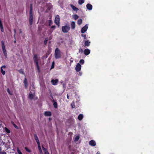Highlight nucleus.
I'll return each instance as SVG.
<instances>
[{
    "label": "nucleus",
    "mask_w": 154,
    "mask_h": 154,
    "mask_svg": "<svg viewBox=\"0 0 154 154\" xmlns=\"http://www.w3.org/2000/svg\"><path fill=\"white\" fill-rule=\"evenodd\" d=\"M11 123L16 128L18 129V127L13 122H11Z\"/></svg>",
    "instance_id": "nucleus-28"
},
{
    "label": "nucleus",
    "mask_w": 154,
    "mask_h": 154,
    "mask_svg": "<svg viewBox=\"0 0 154 154\" xmlns=\"http://www.w3.org/2000/svg\"><path fill=\"white\" fill-rule=\"evenodd\" d=\"M56 26H53L51 27V29H55Z\"/></svg>",
    "instance_id": "nucleus-46"
},
{
    "label": "nucleus",
    "mask_w": 154,
    "mask_h": 154,
    "mask_svg": "<svg viewBox=\"0 0 154 154\" xmlns=\"http://www.w3.org/2000/svg\"><path fill=\"white\" fill-rule=\"evenodd\" d=\"M58 82V80L57 79H56L55 80L52 79L51 80V82L52 83V85H56Z\"/></svg>",
    "instance_id": "nucleus-14"
},
{
    "label": "nucleus",
    "mask_w": 154,
    "mask_h": 154,
    "mask_svg": "<svg viewBox=\"0 0 154 154\" xmlns=\"http://www.w3.org/2000/svg\"><path fill=\"white\" fill-rule=\"evenodd\" d=\"M86 8L88 10H92V6L89 3L87 4L86 5Z\"/></svg>",
    "instance_id": "nucleus-16"
},
{
    "label": "nucleus",
    "mask_w": 154,
    "mask_h": 154,
    "mask_svg": "<svg viewBox=\"0 0 154 154\" xmlns=\"http://www.w3.org/2000/svg\"><path fill=\"white\" fill-rule=\"evenodd\" d=\"M26 7L28 8L29 6L30 7V10H32V3H30V4H29V3H28L26 5Z\"/></svg>",
    "instance_id": "nucleus-22"
},
{
    "label": "nucleus",
    "mask_w": 154,
    "mask_h": 154,
    "mask_svg": "<svg viewBox=\"0 0 154 154\" xmlns=\"http://www.w3.org/2000/svg\"><path fill=\"white\" fill-rule=\"evenodd\" d=\"M54 62H53L51 67V69H53L54 67Z\"/></svg>",
    "instance_id": "nucleus-38"
},
{
    "label": "nucleus",
    "mask_w": 154,
    "mask_h": 154,
    "mask_svg": "<svg viewBox=\"0 0 154 154\" xmlns=\"http://www.w3.org/2000/svg\"><path fill=\"white\" fill-rule=\"evenodd\" d=\"M45 154H49V152L47 151V152H45Z\"/></svg>",
    "instance_id": "nucleus-49"
},
{
    "label": "nucleus",
    "mask_w": 154,
    "mask_h": 154,
    "mask_svg": "<svg viewBox=\"0 0 154 154\" xmlns=\"http://www.w3.org/2000/svg\"><path fill=\"white\" fill-rule=\"evenodd\" d=\"M8 93L10 94V90H9V88H8Z\"/></svg>",
    "instance_id": "nucleus-51"
},
{
    "label": "nucleus",
    "mask_w": 154,
    "mask_h": 154,
    "mask_svg": "<svg viewBox=\"0 0 154 154\" xmlns=\"http://www.w3.org/2000/svg\"><path fill=\"white\" fill-rule=\"evenodd\" d=\"M82 20L81 19H79L77 21V24L80 25H81L82 23Z\"/></svg>",
    "instance_id": "nucleus-21"
},
{
    "label": "nucleus",
    "mask_w": 154,
    "mask_h": 154,
    "mask_svg": "<svg viewBox=\"0 0 154 154\" xmlns=\"http://www.w3.org/2000/svg\"><path fill=\"white\" fill-rule=\"evenodd\" d=\"M84 60L83 59H81L79 61V63L82 64H83L84 63Z\"/></svg>",
    "instance_id": "nucleus-32"
},
{
    "label": "nucleus",
    "mask_w": 154,
    "mask_h": 154,
    "mask_svg": "<svg viewBox=\"0 0 154 154\" xmlns=\"http://www.w3.org/2000/svg\"><path fill=\"white\" fill-rule=\"evenodd\" d=\"M70 27L69 25H65L63 26L62 27V32L64 33H67L70 30Z\"/></svg>",
    "instance_id": "nucleus-3"
},
{
    "label": "nucleus",
    "mask_w": 154,
    "mask_h": 154,
    "mask_svg": "<svg viewBox=\"0 0 154 154\" xmlns=\"http://www.w3.org/2000/svg\"><path fill=\"white\" fill-rule=\"evenodd\" d=\"M17 151L18 154H22L21 152L19 149H17Z\"/></svg>",
    "instance_id": "nucleus-41"
},
{
    "label": "nucleus",
    "mask_w": 154,
    "mask_h": 154,
    "mask_svg": "<svg viewBox=\"0 0 154 154\" xmlns=\"http://www.w3.org/2000/svg\"><path fill=\"white\" fill-rule=\"evenodd\" d=\"M34 93L33 94L31 92H30L28 96V98L30 100H32L34 98Z\"/></svg>",
    "instance_id": "nucleus-10"
},
{
    "label": "nucleus",
    "mask_w": 154,
    "mask_h": 154,
    "mask_svg": "<svg viewBox=\"0 0 154 154\" xmlns=\"http://www.w3.org/2000/svg\"><path fill=\"white\" fill-rule=\"evenodd\" d=\"M46 6L47 8V10H51L52 8V5L50 3L47 4Z\"/></svg>",
    "instance_id": "nucleus-15"
},
{
    "label": "nucleus",
    "mask_w": 154,
    "mask_h": 154,
    "mask_svg": "<svg viewBox=\"0 0 154 154\" xmlns=\"http://www.w3.org/2000/svg\"><path fill=\"white\" fill-rule=\"evenodd\" d=\"M24 85V87L25 89H26L27 88V86H28V84H25Z\"/></svg>",
    "instance_id": "nucleus-45"
},
{
    "label": "nucleus",
    "mask_w": 154,
    "mask_h": 154,
    "mask_svg": "<svg viewBox=\"0 0 154 154\" xmlns=\"http://www.w3.org/2000/svg\"><path fill=\"white\" fill-rule=\"evenodd\" d=\"M48 40V37H47L45 38L44 42V43L45 45H46L47 44V42Z\"/></svg>",
    "instance_id": "nucleus-26"
},
{
    "label": "nucleus",
    "mask_w": 154,
    "mask_h": 154,
    "mask_svg": "<svg viewBox=\"0 0 154 154\" xmlns=\"http://www.w3.org/2000/svg\"><path fill=\"white\" fill-rule=\"evenodd\" d=\"M73 17L75 20H77L79 18V16L76 14L73 15Z\"/></svg>",
    "instance_id": "nucleus-25"
},
{
    "label": "nucleus",
    "mask_w": 154,
    "mask_h": 154,
    "mask_svg": "<svg viewBox=\"0 0 154 154\" xmlns=\"http://www.w3.org/2000/svg\"><path fill=\"white\" fill-rule=\"evenodd\" d=\"M54 56L56 59H59L61 57L60 51L58 48H56L55 50Z\"/></svg>",
    "instance_id": "nucleus-2"
},
{
    "label": "nucleus",
    "mask_w": 154,
    "mask_h": 154,
    "mask_svg": "<svg viewBox=\"0 0 154 154\" xmlns=\"http://www.w3.org/2000/svg\"><path fill=\"white\" fill-rule=\"evenodd\" d=\"M35 140L36 141L38 145H39L40 144L39 141V140L38 138V139H35Z\"/></svg>",
    "instance_id": "nucleus-36"
},
{
    "label": "nucleus",
    "mask_w": 154,
    "mask_h": 154,
    "mask_svg": "<svg viewBox=\"0 0 154 154\" xmlns=\"http://www.w3.org/2000/svg\"><path fill=\"white\" fill-rule=\"evenodd\" d=\"M79 138V136H77L75 137V141H77L78 140Z\"/></svg>",
    "instance_id": "nucleus-30"
},
{
    "label": "nucleus",
    "mask_w": 154,
    "mask_h": 154,
    "mask_svg": "<svg viewBox=\"0 0 154 154\" xmlns=\"http://www.w3.org/2000/svg\"><path fill=\"white\" fill-rule=\"evenodd\" d=\"M51 101L53 103V106L55 108L57 109V104L56 101L54 99L52 100Z\"/></svg>",
    "instance_id": "nucleus-13"
},
{
    "label": "nucleus",
    "mask_w": 154,
    "mask_h": 154,
    "mask_svg": "<svg viewBox=\"0 0 154 154\" xmlns=\"http://www.w3.org/2000/svg\"><path fill=\"white\" fill-rule=\"evenodd\" d=\"M42 149L43 150L45 151V152H47L46 151V149L45 148H44L43 146H42Z\"/></svg>",
    "instance_id": "nucleus-43"
},
{
    "label": "nucleus",
    "mask_w": 154,
    "mask_h": 154,
    "mask_svg": "<svg viewBox=\"0 0 154 154\" xmlns=\"http://www.w3.org/2000/svg\"><path fill=\"white\" fill-rule=\"evenodd\" d=\"M85 2V0H79L78 3L79 4L81 5L83 4Z\"/></svg>",
    "instance_id": "nucleus-24"
},
{
    "label": "nucleus",
    "mask_w": 154,
    "mask_h": 154,
    "mask_svg": "<svg viewBox=\"0 0 154 154\" xmlns=\"http://www.w3.org/2000/svg\"><path fill=\"white\" fill-rule=\"evenodd\" d=\"M44 115L45 116H51V112L50 111H46L44 113Z\"/></svg>",
    "instance_id": "nucleus-9"
},
{
    "label": "nucleus",
    "mask_w": 154,
    "mask_h": 154,
    "mask_svg": "<svg viewBox=\"0 0 154 154\" xmlns=\"http://www.w3.org/2000/svg\"><path fill=\"white\" fill-rule=\"evenodd\" d=\"M96 154H100V153L98 151L97 152Z\"/></svg>",
    "instance_id": "nucleus-53"
},
{
    "label": "nucleus",
    "mask_w": 154,
    "mask_h": 154,
    "mask_svg": "<svg viewBox=\"0 0 154 154\" xmlns=\"http://www.w3.org/2000/svg\"><path fill=\"white\" fill-rule=\"evenodd\" d=\"M81 36L82 37H83L85 39H86V35L85 34L84 35V34H82L81 35Z\"/></svg>",
    "instance_id": "nucleus-39"
},
{
    "label": "nucleus",
    "mask_w": 154,
    "mask_h": 154,
    "mask_svg": "<svg viewBox=\"0 0 154 154\" xmlns=\"http://www.w3.org/2000/svg\"><path fill=\"white\" fill-rule=\"evenodd\" d=\"M90 44V42L88 40H87L85 42V45L86 46H89Z\"/></svg>",
    "instance_id": "nucleus-19"
},
{
    "label": "nucleus",
    "mask_w": 154,
    "mask_h": 154,
    "mask_svg": "<svg viewBox=\"0 0 154 154\" xmlns=\"http://www.w3.org/2000/svg\"><path fill=\"white\" fill-rule=\"evenodd\" d=\"M22 30H21V29H19L20 33H22Z\"/></svg>",
    "instance_id": "nucleus-52"
},
{
    "label": "nucleus",
    "mask_w": 154,
    "mask_h": 154,
    "mask_svg": "<svg viewBox=\"0 0 154 154\" xmlns=\"http://www.w3.org/2000/svg\"><path fill=\"white\" fill-rule=\"evenodd\" d=\"M25 149L26 150V151L30 153L31 152V151L27 147H25Z\"/></svg>",
    "instance_id": "nucleus-34"
},
{
    "label": "nucleus",
    "mask_w": 154,
    "mask_h": 154,
    "mask_svg": "<svg viewBox=\"0 0 154 154\" xmlns=\"http://www.w3.org/2000/svg\"><path fill=\"white\" fill-rule=\"evenodd\" d=\"M34 137L35 138V140L36 139H38V137L37 135L36 134H34Z\"/></svg>",
    "instance_id": "nucleus-42"
},
{
    "label": "nucleus",
    "mask_w": 154,
    "mask_h": 154,
    "mask_svg": "<svg viewBox=\"0 0 154 154\" xmlns=\"http://www.w3.org/2000/svg\"><path fill=\"white\" fill-rule=\"evenodd\" d=\"M71 133V134H72V132H70V133Z\"/></svg>",
    "instance_id": "nucleus-57"
},
{
    "label": "nucleus",
    "mask_w": 154,
    "mask_h": 154,
    "mask_svg": "<svg viewBox=\"0 0 154 154\" xmlns=\"http://www.w3.org/2000/svg\"><path fill=\"white\" fill-rule=\"evenodd\" d=\"M71 28L72 29H74L75 27V22L74 21H72L71 24Z\"/></svg>",
    "instance_id": "nucleus-18"
},
{
    "label": "nucleus",
    "mask_w": 154,
    "mask_h": 154,
    "mask_svg": "<svg viewBox=\"0 0 154 154\" xmlns=\"http://www.w3.org/2000/svg\"><path fill=\"white\" fill-rule=\"evenodd\" d=\"M83 51V50L82 49L80 48L79 50V52H81V53H82Z\"/></svg>",
    "instance_id": "nucleus-44"
},
{
    "label": "nucleus",
    "mask_w": 154,
    "mask_h": 154,
    "mask_svg": "<svg viewBox=\"0 0 154 154\" xmlns=\"http://www.w3.org/2000/svg\"><path fill=\"white\" fill-rule=\"evenodd\" d=\"M54 23L58 26L60 25V17L58 15H57L56 16L54 20Z\"/></svg>",
    "instance_id": "nucleus-5"
},
{
    "label": "nucleus",
    "mask_w": 154,
    "mask_h": 154,
    "mask_svg": "<svg viewBox=\"0 0 154 154\" xmlns=\"http://www.w3.org/2000/svg\"><path fill=\"white\" fill-rule=\"evenodd\" d=\"M88 26L87 25H85L81 29V32L82 33H85L87 30Z\"/></svg>",
    "instance_id": "nucleus-7"
},
{
    "label": "nucleus",
    "mask_w": 154,
    "mask_h": 154,
    "mask_svg": "<svg viewBox=\"0 0 154 154\" xmlns=\"http://www.w3.org/2000/svg\"><path fill=\"white\" fill-rule=\"evenodd\" d=\"M32 10H30L29 17V24L31 26L32 24L33 20V15L32 14Z\"/></svg>",
    "instance_id": "nucleus-4"
},
{
    "label": "nucleus",
    "mask_w": 154,
    "mask_h": 154,
    "mask_svg": "<svg viewBox=\"0 0 154 154\" xmlns=\"http://www.w3.org/2000/svg\"><path fill=\"white\" fill-rule=\"evenodd\" d=\"M67 97L68 99H69V96L68 94H67Z\"/></svg>",
    "instance_id": "nucleus-50"
},
{
    "label": "nucleus",
    "mask_w": 154,
    "mask_h": 154,
    "mask_svg": "<svg viewBox=\"0 0 154 154\" xmlns=\"http://www.w3.org/2000/svg\"><path fill=\"white\" fill-rule=\"evenodd\" d=\"M2 43V50L3 51V53L5 56H7V53L6 52V51L5 49V46L4 44V42L3 41H2L1 42Z\"/></svg>",
    "instance_id": "nucleus-6"
},
{
    "label": "nucleus",
    "mask_w": 154,
    "mask_h": 154,
    "mask_svg": "<svg viewBox=\"0 0 154 154\" xmlns=\"http://www.w3.org/2000/svg\"><path fill=\"white\" fill-rule=\"evenodd\" d=\"M0 27L1 28V31L2 32H3L4 31V29L3 27L2 24H0Z\"/></svg>",
    "instance_id": "nucleus-31"
},
{
    "label": "nucleus",
    "mask_w": 154,
    "mask_h": 154,
    "mask_svg": "<svg viewBox=\"0 0 154 154\" xmlns=\"http://www.w3.org/2000/svg\"><path fill=\"white\" fill-rule=\"evenodd\" d=\"M71 6L73 10H79L78 8H76L72 5H71Z\"/></svg>",
    "instance_id": "nucleus-27"
},
{
    "label": "nucleus",
    "mask_w": 154,
    "mask_h": 154,
    "mask_svg": "<svg viewBox=\"0 0 154 154\" xmlns=\"http://www.w3.org/2000/svg\"><path fill=\"white\" fill-rule=\"evenodd\" d=\"M83 116L82 114H79V115L78 117V119L79 120V121L81 120L82 119H83Z\"/></svg>",
    "instance_id": "nucleus-20"
},
{
    "label": "nucleus",
    "mask_w": 154,
    "mask_h": 154,
    "mask_svg": "<svg viewBox=\"0 0 154 154\" xmlns=\"http://www.w3.org/2000/svg\"><path fill=\"white\" fill-rule=\"evenodd\" d=\"M0 154H7L6 152L5 151H1L0 152Z\"/></svg>",
    "instance_id": "nucleus-40"
},
{
    "label": "nucleus",
    "mask_w": 154,
    "mask_h": 154,
    "mask_svg": "<svg viewBox=\"0 0 154 154\" xmlns=\"http://www.w3.org/2000/svg\"><path fill=\"white\" fill-rule=\"evenodd\" d=\"M89 144L91 146H95L96 145L95 141L94 140L90 141L89 142Z\"/></svg>",
    "instance_id": "nucleus-11"
},
{
    "label": "nucleus",
    "mask_w": 154,
    "mask_h": 154,
    "mask_svg": "<svg viewBox=\"0 0 154 154\" xmlns=\"http://www.w3.org/2000/svg\"><path fill=\"white\" fill-rule=\"evenodd\" d=\"M33 60L36 66L38 72H40V67L38 65V56L37 54H34L33 57Z\"/></svg>",
    "instance_id": "nucleus-1"
},
{
    "label": "nucleus",
    "mask_w": 154,
    "mask_h": 154,
    "mask_svg": "<svg viewBox=\"0 0 154 154\" xmlns=\"http://www.w3.org/2000/svg\"><path fill=\"white\" fill-rule=\"evenodd\" d=\"M19 72L21 74H25V73L23 69H21L18 70Z\"/></svg>",
    "instance_id": "nucleus-23"
},
{
    "label": "nucleus",
    "mask_w": 154,
    "mask_h": 154,
    "mask_svg": "<svg viewBox=\"0 0 154 154\" xmlns=\"http://www.w3.org/2000/svg\"><path fill=\"white\" fill-rule=\"evenodd\" d=\"M6 67V66L4 65V66H2L1 68V72L3 75H4L5 74V71L3 70V68L5 69V68Z\"/></svg>",
    "instance_id": "nucleus-17"
},
{
    "label": "nucleus",
    "mask_w": 154,
    "mask_h": 154,
    "mask_svg": "<svg viewBox=\"0 0 154 154\" xmlns=\"http://www.w3.org/2000/svg\"><path fill=\"white\" fill-rule=\"evenodd\" d=\"M38 150L40 153H42V151L40 146V145H38Z\"/></svg>",
    "instance_id": "nucleus-29"
},
{
    "label": "nucleus",
    "mask_w": 154,
    "mask_h": 154,
    "mask_svg": "<svg viewBox=\"0 0 154 154\" xmlns=\"http://www.w3.org/2000/svg\"><path fill=\"white\" fill-rule=\"evenodd\" d=\"M72 107V108H74L75 107V105L74 102H72L71 104Z\"/></svg>",
    "instance_id": "nucleus-35"
},
{
    "label": "nucleus",
    "mask_w": 154,
    "mask_h": 154,
    "mask_svg": "<svg viewBox=\"0 0 154 154\" xmlns=\"http://www.w3.org/2000/svg\"><path fill=\"white\" fill-rule=\"evenodd\" d=\"M1 150H2V149H1V147L0 146V152L1 151Z\"/></svg>",
    "instance_id": "nucleus-55"
},
{
    "label": "nucleus",
    "mask_w": 154,
    "mask_h": 154,
    "mask_svg": "<svg viewBox=\"0 0 154 154\" xmlns=\"http://www.w3.org/2000/svg\"><path fill=\"white\" fill-rule=\"evenodd\" d=\"M84 53L85 55H88L90 53V50L88 49H85L84 51Z\"/></svg>",
    "instance_id": "nucleus-12"
},
{
    "label": "nucleus",
    "mask_w": 154,
    "mask_h": 154,
    "mask_svg": "<svg viewBox=\"0 0 154 154\" xmlns=\"http://www.w3.org/2000/svg\"><path fill=\"white\" fill-rule=\"evenodd\" d=\"M23 83H24V84H28L27 79H26V78H25V79H24V82H23Z\"/></svg>",
    "instance_id": "nucleus-33"
},
{
    "label": "nucleus",
    "mask_w": 154,
    "mask_h": 154,
    "mask_svg": "<svg viewBox=\"0 0 154 154\" xmlns=\"http://www.w3.org/2000/svg\"><path fill=\"white\" fill-rule=\"evenodd\" d=\"M81 66L79 63H78L75 67V70L77 72H79L81 70Z\"/></svg>",
    "instance_id": "nucleus-8"
},
{
    "label": "nucleus",
    "mask_w": 154,
    "mask_h": 154,
    "mask_svg": "<svg viewBox=\"0 0 154 154\" xmlns=\"http://www.w3.org/2000/svg\"><path fill=\"white\" fill-rule=\"evenodd\" d=\"M10 95H12V94H11V93H10Z\"/></svg>",
    "instance_id": "nucleus-56"
},
{
    "label": "nucleus",
    "mask_w": 154,
    "mask_h": 154,
    "mask_svg": "<svg viewBox=\"0 0 154 154\" xmlns=\"http://www.w3.org/2000/svg\"><path fill=\"white\" fill-rule=\"evenodd\" d=\"M5 131L6 132H7L8 133H10V130L8 129L6 127H5Z\"/></svg>",
    "instance_id": "nucleus-37"
},
{
    "label": "nucleus",
    "mask_w": 154,
    "mask_h": 154,
    "mask_svg": "<svg viewBox=\"0 0 154 154\" xmlns=\"http://www.w3.org/2000/svg\"><path fill=\"white\" fill-rule=\"evenodd\" d=\"M52 23V21L51 20H49V25H50V24H51Z\"/></svg>",
    "instance_id": "nucleus-47"
},
{
    "label": "nucleus",
    "mask_w": 154,
    "mask_h": 154,
    "mask_svg": "<svg viewBox=\"0 0 154 154\" xmlns=\"http://www.w3.org/2000/svg\"><path fill=\"white\" fill-rule=\"evenodd\" d=\"M50 96L51 97V98L52 99H53L54 98H53V96H52V93H51L50 94Z\"/></svg>",
    "instance_id": "nucleus-48"
},
{
    "label": "nucleus",
    "mask_w": 154,
    "mask_h": 154,
    "mask_svg": "<svg viewBox=\"0 0 154 154\" xmlns=\"http://www.w3.org/2000/svg\"><path fill=\"white\" fill-rule=\"evenodd\" d=\"M51 118H49V121L51 120Z\"/></svg>",
    "instance_id": "nucleus-54"
}]
</instances>
